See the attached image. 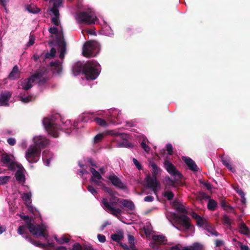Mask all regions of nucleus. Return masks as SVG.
I'll return each mask as SVG.
<instances>
[{"label": "nucleus", "instance_id": "59", "mask_svg": "<svg viewBox=\"0 0 250 250\" xmlns=\"http://www.w3.org/2000/svg\"><path fill=\"white\" fill-rule=\"evenodd\" d=\"M133 162L134 164L135 165V166L139 170H141L142 169V167L141 164L138 162V161L136 159L133 158Z\"/></svg>", "mask_w": 250, "mask_h": 250}, {"label": "nucleus", "instance_id": "47", "mask_svg": "<svg viewBox=\"0 0 250 250\" xmlns=\"http://www.w3.org/2000/svg\"><path fill=\"white\" fill-rule=\"evenodd\" d=\"M104 135L102 133H99L96 135L94 139H93V143L94 144H97L102 141L103 139L104 138Z\"/></svg>", "mask_w": 250, "mask_h": 250}, {"label": "nucleus", "instance_id": "27", "mask_svg": "<svg viewBox=\"0 0 250 250\" xmlns=\"http://www.w3.org/2000/svg\"><path fill=\"white\" fill-rule=\"evenodd\" d=\"M172 206L179 212H180V213L186 212V210L184 208L183 206L177 201H174L173 202Z\"/></svg>", "mask_w": 250, "mask_h": 250}, {"label": "nucleus", "instance_id": "52", "mask_svg": "<svg viewBox=\"0 0 250 250\" xmlns=\"http://www.w3.org/2000/svg\"><path fill=\"white\" fill-rule=\"evenodd\" d=\"M87 189L91 193H92L93 195L95 196L96 194H98L97 191L95 189V188L93 187L92 185H88L87 187Z\"/></svg>", "mask_w": 250, "mask_h": 250}, {"label": "nucleus", "instance_id": "46", "mask_svg": "<svg viewBox=\"0 0 250 250\" xmlns=\"http://www.w3.org/2000/svg\"><path fill=\"white\" fill-rule=\"evenodd\" d=\"M21 198L26 203H31V193L30 192L23 193Z\"/></svg>", "mask_w": 250, "mask_h": 250}, {"label": "nucleus", "instance_id": "15", "mask_svg": "<svg viewBox=\"0 0 250 250\" xmlns=\"http://www.w3.org/2000/svg\"><path fill=\"white\" fill-rule=\"evenodd\" d=\"M57 44L61 48L59 57L61 59H63L66 53V43L64 39L62 40L61 37H58Z\"/></svg>", "mask_w": 250, "mask_h": 250}, {"label": "nucleus", "instance_id": "57", "mask_svg": "<svg viewBox=\"0 0 250 250\" xmlns=\"http://www.w3.org/2000/svg\"><path fill=\"white\" fill-rule=\"evenodd\" d=\"M72 250H83V247L80 244L76 243L73 245Z\"/></svg>", "mask_w": 250, "mask_h": 250}, {"label": "nucleus", "instance_id": "26", "mask_svg": "<svg viewBox=\"0 0 250 250\" xmlns=\"http://www.w3.org/2000/svg\"><path fill=\"white\" fill-rule=\"evenodd\" d=\"M50 65L51 67H54L55 70L58 73H60L62 71V65L59 60L55 61V62H50Z\"/></svg>", "mask_w": 250, "mask_h": 250}, {"label": "nucleus", "instance_id": "64", "mask_svg": "<svg viewBox=\"0 0 250 250\" xmlns=\"http://www.w3.org/2000/svg\"><path fill=\"white\" fill-rule=\"evenodd\" d=\"M182 246L180 244L176 245L174 246L171 247L169 250H182Z\"/></svg>", "mask_w": 250, "mask_h": 250}, {"label": "nucleus", "instance_id": "41", "mask_svg": "<svg viewBox=\"0 0 250 250\" xmlns=\"http://www.w3.org/2000/svg\"><path fill=\"white\" fill-rule=\"evenodd\" d=\"M164 196L167 198V200L170 201L173 199L174 196V193L169 190L165 191L163 193Z\"/></svg>", "mask_w": 250, "mask_h": 250}, {"label": "nucleus", "instance_id": "50", "mask_svg": "<svg viewBox=\"0 0 250 250\" xmlns=\"http://www.w3.org/2000/svg\"><path fill=\"white\" fill-rule=\"evenodd\" d=\"M192 250H202V245L199 243H195L190 247Z\"/></svg>", "mask_w": 250, "mask_h": 250}, {"label": "nucleus", "instance_id": "25", "mask_svg": "<svg viewBox=\"0 0 250 250\" xmlns=\"http://www.w3.org/2000/svg\"><path fill=\"white\" fill-rule=\"evenodd\" d=\"M48 31L50 33H51L52 34H55L56 35V42H57V38L58 37H61V39L62 40L64 39L63 35L62 32L59 33L58 28L57 27H50Z\"/></svg>", "mask_w": 250, "mask_h": 250}, {"label": "nucleus", "instance_id": "19", "mask_svg": "<svg viewBox=\"0 0 250 250\" xmlns=\"http://www.w3.org/2000/svg\"><path fill=\"white\" fill-rule=\"evenodd\" d=\"M148 166L152 168V176L157 177L159 173L161 171V169L157 165L151 160H148Z\"/></svg>", "mask_w": 250, "mask_h": 250}, {"label": "nucleus", "instance_id": "1", "mask_svg": "<svg viewBox=\"0 0 250 250\" xmlns=\"http://www.w3.org/2000/svg\"><path fill=\"white\" fill-rule=\"evenodd\" d=\"M99 63L95 61H88L83 65V73L87 80H95L100 74Z\"/></svg>", "mask_w": 250, "mask_h": 250}, {"label": "nucleus", "instance_id": "34", "mask_svg": "<svg viewBox=\"0 0 250 250\" xmlns=\"http://www.w3.org/2000/svg\"><path fill=\"white\" fill-rule=\"evenodd\" d=\"M239 232L243 234H248L249 233V229L244 223H241L239 226Z\"/></svg>", "mask_w": 250, "mask_h": 250}, {"label": "nucleus", "instance_id": "62", "mask_svg": "<svg viewBox=\"0 0 250 250\" xmlns=\"http://www.w3.org/2000/svg\"><path fill=\"white\" fill-rule=\"evenodd\" d=\"M7 143L11 146H13L16 144V141L14 138H10L7 139Z\"/></svg>", "mask_w": 250, "mask_h": 250}, {"label": "nucleus", "instance_id": "11", "mask_svg": "<svg viewBox=\"0 0 250 250\" xmlns=\"http://www.w3.org/2000/svg\"><path fill=\"white\" fill-rule=\"evenodd\" d=\"M34 142L35 144L34 146L41 150L42 148L45 147L49 144V140L42 136L34 137Z\"/></svg>", "mask_w": 250, "mask_h": 250}, {"label": "nucleus", "instance_id": "7", "mask_svg": "<svg viewBox=\"0 0 250 250\" xmlns=\"http://www.w3.org/2000/svg\"><path fill=\"white\" fill-rule=\"evenodd\" d=\"M164 167L167 171L172 176L181 179L183 177L182 174L177 169L176 167L167 159H166L164 162Z\"/></svg>", "mask_w": 250, "mask_h": 250}, {"label": "nucleus", "instance_id": "49", "mask_svg": "<svg viewBox=\"0 0 250 250\" xmlns=\"http://www.w3.org/2000/svg\"><path fill=\"white\" fill-rule=\"evenodd\" d=\"M95 185L101 187L103 189H104V188L105 187L106 185L105 184L103 183L102 181H100V180H96V179H93L92 182Z\"/></svg>", "mask_w": 250, "mask_h": 250}, {"label": "nucleus", "instance_id": "31", "mask_svg": "<svg viewBox=\"0 0 250 250\" xmlns=\"http://www.w3.org/2000/svg\"><path fill=\"white\" fill-rule=\"evenodd\" d=\"M27 226L26 225L25 226L22 225L19 226L18 229L17 230V232L18 234L22 235L23 237L25 238L26 235H29L27 234Z\"/></svg>", "mask_w": 250, "mask_h": 250}, {"label": "nucleus", "instance_id": "14", "mask_svg": "<svg viewBox=\"0 0 250 250\" xmlns=\"http://www.w3.org/2000/svg\"><path fill=\"white\" fill-rule=\"evenodd\" d=\"M25 239L27 240L28 242L33 245L41 248H46L48 247H54V244L53 243H49L48 242L46 244H43L39 241L34 240L29 235H26L25 236Z\"/></svg>", "mask_w": 250, "mask_h": 250}, {"label": "nucleus", "instance_id": "29", "mask_svg": "<svg viewBox=\"0 0 250 250\" xmlns=\"http://www.w3.org/2000/svg\"><path fill=\"white\" fill-rule=\"evenodd\" d=\"M111 238L113 241L119 242L124 238L123 232L122 231H119L117 233L112 234Z\"/></svg>", "mask_w": 250, "mask_h": 250}, {"label": "nucleus", "instance_id": "56", "mask_svg": "<svg viewBox=\"0 0 250 250\" xmlns=\"http://www.w3.org/2000/svg\"><path fill=\"white\" fill-rule=\"evenodd\" d=\"M167 150L169 155H172L173 153L172 146L170 144H168L166 146Z\"/></svg>", "mask_w": 250, "mask_h": 250}, {"label": "nucleus", "instance_id": "45", "mask_svg": "<svg viewBox=\"0 0 250 250\" xmlns=\"http://www.w3.org/2000/svg\"><path fill=\"white\" fill-rule=\"evenodd\" d=\"M25 93L23 95L21 94L20 95V100L21 101L24 103H28L31 101L32 97L31 96H28L25 97Z\"/></svg>", "mask_w": 250, "mask_h": 250}, {"label": "nucleus", "instance_id": "4", "mask_svg": "<svg viewBox=\"0 0 250 250\" xmlns=\"http://www.w3.org/2000/svg\"><path fill=\"white\" fill-rule=\"evenodd\" d=\"M77 19L80 23H85L86 24H92L95 23L98 20V18L94 14L90 12L82 11L77 14Z\"/></svg>", "mask_w": 250, "mask_h": 250}, {"label": "nucleus", "instance_id": "23", "mask_svg": "<svg viewBox=\"0 0 250 250\" xmlns=\"http://www.w3.org/2000/svg\"><path fill=\"white\" fill-rule=\"evenodd\" d=\"M90 171L92 174V176L90 178V181L91 182H93V179H94L98 180H104L100 172L97 171L95 168H90Z\"/></svg>", "mask_w": 250, "mask_h": 250}, {"label": "nucleus", "instance_id": "24", "mask_svg": "<svg viewBox=\"0 0 250 250\" xmlns=\"http://www.w3.org/2000/svg\"><path fill=\"white\" fill-rule=\"evenodd\" d=\"M72 72L75 76L80 74L81 72L83 73V65L81 63H76L72 67Z\"/></svg>", "mask_w": 250, "mask_h": 250}, {"label": "nucleus", "instance_id": "43", "mask_svg": "<svg viewBox=\"0 0 250 250\" xmlns=\"http://www.w3.org/2000/svg\"><path fill=\"white\" fill-rule=\"evenodd\" d=\"M27 10L30 13L35 14L38 13L40 11V9L35 7V6L27 5L26 7Z\"/></svg>", "mask_w": 250, "mask_h": 250}, {"label": "nucleus", "instance_id": "2", "mask_svg": "<svg viewBox=\"0 0 250 250\" xmlns=\"http://www.w3.org/2000/svg\"><path fill=\"white\" fill-rule=\"evenodd\" d=\"M99 43L94 40L86 42L83 47V55L87 58L94 57L99 53Z\"/></svg>", "mask_w": 250, "mask_h": 250}, {"label": "nucleus", "instance_id": "22", "mask_svg": "<svg viewBox=\"0 0 250 250\" xmlns=\"http://www.w3.org/2000/svg\"><path fill=\"white\" fill-rule=\"evenodd\" d=\"M152 239L159 244L165 245L167 242L166 237L163 235H154L152 237Z\"/></svg>", "mask_w": 250, "mask_h": 250}, {"label": "nucleus", "instance_id": "40", "mask_svg": "<svg viewBox=\"0 0 250 250\" xmlns=\"http://www.w3.org/2000/svg\"><path fill=\"white\" fill-rule=\"evenodd\" d=\"M208 223L206 219L202 217L196 221L197 225L200 227L204 228Z\"/></svg>", "mask_w": 250, "mask_h": 250}, {"label": "nucleus", "instance_id": "58", "mask_svg": "<svg viewBox=\"0 0 250 250\" xmlns=\"http://www.w3.org/2000/svg\"><path fill=\"white\" fill-rule=\"evenodd\" d=\"M51 22L56 26L59 25V17H53L51 19Z\"/></svg>", "mask_w": 250, "mask_h": 250}, {"label": "nucleus", "instance_id": "54", "mask_svg": "<svg viewBox=\"0 0 250 250\" xmlns=\"http://www.w3.org/2000/svg\"><path fill=\"white\" fill-rule=\"evenodd\" d=\"M167 185L168 186H171L173 187H175V183H176L175 180L172 179L170 177H168L167 179Z\"/></svg>", "mask_w": 250, "mask_h": 250}, {"label": "nucleus", "instance_id": "28", "mask_svg": "<svg viewBox=\"0 0 250 250\" xmlns=\"http://www.w3.org/2000/svg\"><path fill=\"white\" fill-rule=\"evenodd\" d=\"M204 229L207 230L208 233H209L212 235H214L216 237L218 236L220 234L218 233L211 226V224L208 223L206 226L204 228Z\"/></svg>", "mask_w": 250, "mask_h": 250}, {"label": "nucleus", "instance_id": "38", "mask_svg": "<svg viewBox=\"0 0 250 250\" xmlns=\"http://www.w3.org/2000/svg\"><path fill=\"white\" fill-rule=\"evenodd\" d=\"M56 50L55 48H52L49 52H47L44 55V59L53 58L55 57Z\"/></svg>", "mask_w": 250, "mask_h": 250}, {"label": "nucleus", "instance_id": "13", "mask_svg": "<svg viewBox=\"0 0 250 250\" xmlns=\"http://www.w3.org/2000/svg\"><path fill=\"white\" fill-rule=\"evenodd\" d=\"M102 202L104 206L109 211H111V213L116 217H118L122 212V210L119 208H115L112 207L108 201L107 199L103 198Z\"/></svg>", "mask_w": 250, "mask_h": 250}, {"label": "nucleus", "instance_id": "35", "mask_svg": "<svg viewBox=\"0 0 250 250\" xmlns=\"http://www.w3.org/2000/svg\"><path fill=\"white\" fill-rule=\"evenodd\" d=\"M94 118L90 116L89 113H84L81 116V121L83 122H87L89 120L93 121Z\"/></svg>", "mask_w": 250, "mask_h": 250}, {"label": "nucleus", "instance_id": "51", "mask_svg": "<svg viewBox=\"0 0 250 250\" xmlns=\"http://www.w3.org/2000/svg\"><path fill=\"white\" fill-rule=\"evenodd\" d=\"M9 178L10 176H3L0 177V185H3L7 183Z\"/></svg>", "mask_w": 250, "mask_h": 250}, {"label": "nucleus", "instance_id": "44", "mask_svg": "<svg viewBox=\"0 0 250 250\" xmlns=\"http://www.w3.org/2000/svg\"><path fill=\"white\" fill-rule=\"evenodd\" d=\"M55 239L56 241L60 244H63L65 243H68L70 241V239L65 236H63L60 238H58L57 237V236H55Z\"/></svg>", "mask_w": 250, "mask_h": 250}, {"label": "nucleus", "instance_id": "37", "mask_svg": "<svg viewBox=\"0 0 250 250\" xmlns=\"http://www.w3.org/2000/svg\"><path fill=\"white\" fill-rule=\"evenodd\" d=\"M11 159L10 156L7 154H2L1 158V162L4 165H7L8 163H10Z\"/></svg>", "mask_w": 250, "mask_h": 250}, {"label": "nucleus", "instance_id": "42", "mask_svg": "<svg viewBox=\"0 0 250 250\" xmlns=\"http://www.w3.org/2000/svg\"><path fill=\"white\" fill-rule=\"evenodd\" d=\"M44 75V72L42 71H37L32 75L30 77L32 78V80H34V81L37 79H40L42 78Z\"/></svg>", "mask_w": 250, "mask_h": 250}, {"label": "nucleus", "instance_id": "8", "mask_svg": "<svg viewBox=\"0 0 250 250\" xmlns=\"http://www.w3.org/2000/svg\"><path fill=\"white\" fill-rule=\"evenodd\" d=\"M107 178L110 180L112 184L116 188L122 190H125L127 188L126 185L123 183L120 178L115 175L114 173L110 174Z\"/></svg>", "mask_w": 250, "mask_h": 250}, {"label": "nucleus", "instance_id": "20", "mask_svg": "<svg viewBox=\"0 0 250 250\" xmlns=\"http://www.w3.org/2000/svg\"><path fill=\"white\" fill-rule=\"evenodd\" d=\"M20 72L19 70L18 66L15 65L11 72L9 73L8 78L11 80H14L20 78Z\"/></svg>", "mask_w": 250, "mask_h": 250}, {"label": "nucleus", "instance_id": "63", "mask_svg": "<svg viewBox=\"0 0 250 250\" xmlns=\"http://www.w3.org/2000/svg\"><path fill=\"white\" fill-rule=\"evenodd\" d=\"M98 240L102 243H104L105 241V236L103 234H98L97 235Z\"/></svg>", "mask_w": 250, "mask_h": 250}, {"label": "nucleus", "instance_id": "33", "mask_svg": "<svg viewBox=\"0 0 250 250\" xmlns=\"http://www.w3.org/2000/svg\"><path fill=\"white\" fill-rule=\"evenodd\" d=\"M15 177L16 180L19 182H24L25 176L21 170L19 169L16 171L15 173Z\"/></svg>", "mask_w": 250, "mask_h": 250}, {"label": "nucleus", "instance_id": "61", "mask_svg": "<svg viewBox=\"0 0 250 250\" xmlns=\"http://www.w3.org/2000/svg\"><path fill=\"white\" fill-rule=\"evenodd\" d=\"M223 222L226 224L230 225L231 224L230 219L229 218V216L226 214L223 215Z\"/></svg>", "mask_w": 250, "mask_h": 250}, {"label": "nucleus", "instance_id": "16", "mask_svg": "<svg viewBox=\"0 0 250 250\" xmlns=\"http://www.w3.org/2000/svg\"><path fill=\"white\" fill-rule=\"evenodd\" d=\"M120 137L123 140L122 142H119L118 146L119 147H124L126 148H132L133 145L127 141V138L128 136L125 133H121L119 135Z\"/></svg>", "mask_w": 250, "mask_h": 250}, {"label": "nucleus", "instance_id": "55", "mask_svg": "<svg viewBox=\"0 0 250 250\" xmlns=\"http://www.w3.org/2000/svg\"><path fill=\"white\" fill-rule=\"evenodd\" d=\"M50 11L53 13L54 17H59L60 13L58 8L51 7Z\"/></svg>", "mask_w": 250, "mask_h": 250}, {"label": "nucleus", "instance_id": "17", "mask_svg": "<svg viewBox=\"0 0 250 250\" xmlns=\"http://www.w3.org/2000/svg\"><path fill=\"white\" fill-rule=\"evenodd\" d=\"M183 160L186 163V164L188 167V168L194 171H197L198 170V167L196 165L194 161H193L190 158L187 157H183Z\"/></svg>", "mask_w": 250, "mask_h": 250}, {"label": "nucleus", "instance_id": "39", "mask_svg": "<svg viewBox=\"0 0 250 250\" xmlns=\"http://www.w3.org/2000/svg\"><path fill=\"white\" fill-rule=\"evenodd\" d=\"M93 121L95 122L97 125L102 126H105L107 125L106 122L104 119L100 118L94 117Z\"/></svg>", "mask_w": 250, "mask_h": 250}, {"label": "nucleus", "instance_id": "10", "mask_svg": "<svg viewBox=\"0 0 250 250\" xmlns=\"http://www.w3.org/2000/svg\"><path fill=\"white\" fill-rule=\"evenodd\" d=\"M12 92L8 90L2 91L0 94V106H9V101L12 97Z\"/></svg>", "mask_w": 250, "mask_h": 250}, {"label": "nucleus", "instance_id": "36", "mask_svg": "<svg viewBox=\"0 0 250 250\" xmlns=\"http://www.w3.org/2000/svg\"><path fill=\"white\" fill-rule=\"evenodd\" d=\"M103 190H104V191L107 192L110 195V196H111L112 200H117V198L115 196V195L117 193V192L113 191L112 189L107 187L106 186H105Z\"/></svg>", "mask_w": 250, "mask_h": 250}, {"label": "nucleus", "instance_id": "30", "mask_svg": "<svg viewBox=\"0 0 250 250\" xmlns=\"http://www.w3.org/2000/svg\"><path fill=\"white\" fill-rule=\"evenodd\" d=\"M220 202L222 208H223L224 210L227 211L229 210L230 211L233 212L234 210L233 207L228 204L223 198L220 199Z\"/></svg>", "mask_w": 250, "mask_h": 250}, {"label": "nucleus", "instance_id": "9", "mask_svg": "<svg viewBox=\"0 0 250 250\" xmlns=\"http://www.w3.org/2000/svg\"><path fill=\"white\" fill-rule=\"evenodd\" d=\"M175 219L178 224L181 225L185 229H189L191 225L189 222L190 218L185 215H176Z\"/></svg>", "mask_w": 250, "mask_h": 250}, {"label": "nucleus", "instance_id": "5", "mask_svg": "<svg viewBox=\"0 0 250 250\" xmlns=\"http://www.w3.org/2000/svg\"><path fill=\"white\" fill-rule=\"evenodd\" d=\"M28 229L33 235L42 236L47 240L48 234L45 232L46 227L43 225H34L31 221L26 222Z\"/></svg>", "mask_w": 250, "mask_h": 250}, {"label": "nucleus", "instance_id": "18", "mask_svg": "<svg viewBox=\"0 0 250 250\" xmlns=\"http://www.w3.org/2000/svg\"><path fill=\"white\" fill-rule=\"evenodd\" d=\"M34 82V80H32V78L30 77L20 81L22 88L25 91L30 89L32 87V83Z\"/></svg>", "mask_w": 250, "mask_h": 250}, {"label": "nucleus", "instance_id": "3", "mask_svg": "<svg viewBox=\"0 0 250 250\" xmlns=\"http://www.w3.org/2000/svg\"><path fill=\"white\" fill-rule=\"evenodd\" d=\"M43 125L49 134L55 138H57L59 136V130L60 126L55 123L52 118H44Z\"/></svg>", "mask_w": 250, "mask_h": 250}, {"label": "nucleus", "instance_id": "60", "mask_svg": "<svg viewBox=\"0 0 250 250\" xmlns=\"http://www.w3.org/2000/svg\"><path fill=\"white\" fill-rule=\"evenodd\" d=\"M7 165L8 167L10 170H14L15 168L16 163L11 160L10 163H8Z\"/></svg>", "mask_w": 250, "mask_h": 250}, {"label": "nucleus", "instance_id": "53", "mask_svg": "<svg viewBox=\"0 0 250 250\" xmlns=\"http://www.w3.org/2000/svg\"><path fill=\"white\" fill-rule=\"evenodd\" d=\"M141 146L146 152H148L150 151V148L146 145L145 141L141 142Z\"/></svg>", "mask_w": 250, "mask_h": 250}, {"label": "nucleus", "instance_id": "12", "mask_svg": "<svg viewBox=\"0 0 250 250\" xmlns=\"http://www.w3.org/2000/svg\"><path fill=\"white\" fill-rule=\"evenodd\" d=\"M146 183L147 184V187L149 188H151L152 190L155 192L159 183L157 181V177L155 176L151 177L150 175H148L145 178Z\"/></svg>", "mask_w": 250, "mask_h": 250}, {"label": "nucleus", "instance_id": "6", "mask_svg": "<svg viewBox=\"0 0 250 250\" xmlns=\"http://www.w3.org/2000/svg\"><path fill=\"white\" fill-rule=\"evenodd\" d=\"M41 150L34 146H30L25 152V158L29 163L37 162L41 156Z\"/></svg>", "mask_w": 250, "mask_h": 250}, {"label": "nucleus", "instance_id": "21", "mask_svg": "<svg viewBox=\"0 0 250 250\" xmlns=\"http://www.w3.org/2000/svg\"><path fill=\"white\" fill-rule=\"evenodd\" d=\"M121 204L124 207L127 208L129 210L132 211L135 208V206L133 202L129 200L122 199L120 201Z\"/></svg>", "mask_w": 250, "mask_h": 250}, {"label": "nucleus", "instance_id": "48", "mask_svg": "<svg viewBox=\"0 0 250 250\" xmlns=\"http://www.w3.org/2000/svg\"><path fill=\"white\" fill-rule=\"evenodd\" d=\"M53 2V6L52 7L58 8L62 4V0H50Z\"/></svg>", "mask_w": 250, "mask_h": 250}, {"label": "nucleus", "instance_id": "32", "mask_svg": "<svg viewBox=\"0 0 250 250\" xmlns=\"http://www.w3.org/2000/svg\"><path fill=\"white\" fill-rule=\"evenodd\" d=\"M217 206V203L214 200L209 199L207 205L208 208L211 211L215 210Z\"/></svg>", "mask_w": 250, "mask_h": 250}]
</instances>
